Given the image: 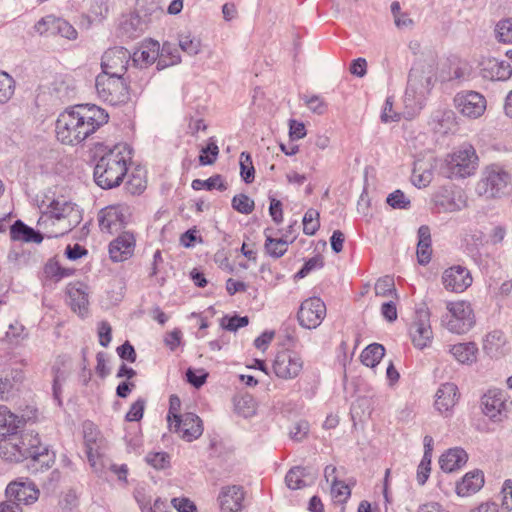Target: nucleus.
I'll return each instance as SVG.
<instances>
[{
	"instance_id": "f257e3e1",
	"label": "nucleus",
	"mask_w": 512,
	"mask_h": 512,
	"mask_svg": "<svg viewBox=\"0 0 512 512\" xmlns=\"http://www.w3.org/2000/svg\"><path fill=\"white\" fill-rule=\"evenodd\" d=\"M109 120L108 113L96 105H76L58 116L55 134L58 141L76 145L94 134Z\"/></svg>"
},
{
	"instance_id": "f03ea898",
	"label": "nucleus",
	"mask_w": 512,
	"mask_h": 512,
	"mask_svg": "<svg viewBox=\"0 0 512 512\" xmlns=\"http://www.w3.org/2000/svg\"><path fill=\"white\" fill-rule=\"evenodd\" d=\"M48 456V449L37 434L13 431L0 439V457L7 462L18 463L26 459L39 461Z\"/></svg>"
},
{
	"instance_id": "7ed1b4c3",
	"label": "nucleus",
	"mask_w": 512,
	"mask_h": 512,
	"mask_svg": "<svg viewBox=\"0 0 512 512\" xmlns=\"http://www.w3.org/2000/svg\"><path fill=\"white\" fill-rule=\"evenodd\" d=\"M130 162L126 147L114 146L98 160L94 169L95 182L103 189L119 186L127 175Z\"/></svg>"
},
{
	"instance_id": "20e7f679",
	"label": "nucleus",
	"mask_w": 512,
	"mask_h": 512,
	"mask_svg": "<svg viewBox=\"0 0 512 512\" xmlns=\"http://www.w3.org/2000/svg\"><path fill=\"white\" fill-rule=\"evenodd\" d=\"M479 156L472 144L465 143L449 152L442 163L441 171L449 179L469 178L478 170Z\"/></svg>"
},
{
	"instance_id": "39448f33",
	"label": "nucleus",
	"mask_w": 512,
	"mask_h": 512,
	"mask_svg": "<svg viewBox=\"0 0 512 512\" xmlns=\"http://www.w3.org/2000/svg\"><path fill=\"white\" fill-rule=\"evenodd\" d=\"M510 174L499 164L486 165L481 172L480 179L475 185V192L479 197L494 199L508 185Z\"/></svg>"
},
{
	"instance_id": "423d86ee",
	"label": "nucleus",
	"mask_w": 512,
	"mask_h": 512,
	"mask_svg": "<svg viewBox=\"0 0 512 512\" xmlns=\"http://www.w3.org/2000/svg\"><path fill=\"white\" fill-rule=\"evenodd\" d=\"M442 322L445 328L452 333L464 334L468 332L475 324L472 305L465 300L448 301Z\"/></svg>"
},
{
	"instance_id": "0eeeda50",
	"label": "nucleus",
	"mask_w": 512,
	"mask_h": 512,
	"mask_svg": "<svg viewBox=\"0 0 512 512\" xmlns=\"http://www.w3.org/2000/svg\"><path fill=\"white\" fill-rule=\"evenodd\" d=\"M95 87L98 96L111 105L125 104L130 100V88L124 77L99 74Z\"/></svg>"
},
{
	"instance_id": "6e6552de",
	"label": "nucleus",
	"mask_w": 512,
	"mask_h": 512,
	"mask_svg": "<svg viewBox=\"0 0 512 512\" xmlns=\"http://www.w3.org/2000/svg\"><path fill=\"white\" fill-rule=\"evenodd\" d=\"M304 367V361L299 352L293 349H282L277 352L273 362L274 375L282 380L297 378Z\"/></svg>"
},
{
	"instance_id": "1a4fd4ad",
	"label": "nucleus",
	"mask_w": 512,
	"mask_h": 512,
	"mask_svg": "<svg viewBox=\"0 0 512 512\" xmlns=\"http://www.w3.org/2000/svg\"><path fill=\"white\" fill-rule=\"evenodd\" d=\"M170 432L177 434L181 439L192 442L198 439L204 431L202 419L192 412H186L168 424Z\"/></svg>"
},
{
	"instance_id": "9d476101",
	"label": "nucleus",
	"mask_w": 512,
	"mask_h": 512,
	"mask_svg": "<svg viewBox=\"0 0 512 512\" xmlns=\"http://www.w3.org/2000/svg\"><path fill=\"white\" fill-rule=\"evenodd\" d=\"M129 215V207L127 205H109L99 212V227L101 231L112 234L127 224Z\"/></svg>"
},
{
	"instance_id": "9b49d317",
	"label": "nucleus",
	"mask_w": 512,
	"mask_h": 512,
	"mask_svg": "<svg viewBox=\"0 0 512 512\" xmlns=\"http://www.w3.org/2000/svg\"><path fill=\"white\" fill-rule=\"evenodd\" d=\"M441 282L448 292L460 294L472 285L473 277L467 267L457 264L443 271Z\"/></svg>"
},
{
	"instance_id": "f8f14e48",
	"label": "nucleus",
	"mask_w": 512,
	"mask_h": 512,
	"mask_svg": "<svg viewBox=\"0 0 512 512\" xmlns=\"http://www.w3.org/2000/svg\"><path fill=\"white\" fill-rule=\"evenodd\" d=\"M454 106L464 117L476 119L486 110V99L475 91H462L455 95Z\"/></svg>"
},
{
	"instance_id": "ddd939ff",
	"label": "nucleus",
	"mask_w": 512,
	"mask_h": 512,
	"mask_svg": "<svg viewBox=\"0 0 512 512\" xmlns=\"http://www.w3.org/2000/svg\"><path fill=\"white\" fill-rule=\"evenodd\" d=\"M408 335L416 349L424 350L430 347L434 339L430 315L428 313L418 314L409 325Z\"/></svg>"
},
{
	"instance_id": "4468645a",
	"label": "nucleus",
	"mask_w": 512,
	"mask_h": 512,
	"mask_svg": "<svg viewBox=\"0 0 512 512\" xmlns=\"http://www.w3.org/2000/svg\"><path fill=\"white\" fill-rule=\"evenodd\" d=\"M325 316L326 305L319 297H310L304 300L297 314L300 325L308 329L318 327Z\"/></svg>"
},
{
	"instance_id": "2eb2a0df",
	"label": "nucleus",
	"mask_w": 512,
	"mask_h": 512,
	"mask_svg": "<svg viewBox=\"0 0 512 512\" xmlns=\"http://www.w3.org/2000/svg\"><path fill=\"white\" fill-rule=\"evenodd\" d=\"M40 491L36 485L27 478H19L8 484L6 495L17 505H31L39 498Z\"/></svg>"
},
{
	"instance_id": "dca6fc26",
	"label": "nucleus",
	"mask_w": 512,
	"mask_h": 512,
	"mask_svg": "<svg viewBox=\"0 0 512 512\" xmlns=\"http://www.w3.org/2000/svg\"><path fill=\"white\" fill-rule=\"evenodd\" d=\"M130 60L128 51L122 47L108 49L102 56L101 74L109 76H121L126 73Z\"/></svg>"
},
{
	"instance_id": "f3484780",
	"label": "nucleus",
	"mask_w": 512,
	"mask_h": 512,
	"mask_svg": "<svg viewBox=\"0 0 512 512\" xmlns=\"http://www.w3.org/2000/svg\"><path fill=\"white\" fill-rule=\"evenodd\" d=\"M67 303L71 310L84 318L89 313V287L87 284L76 281L66 286Z\"/></svg>"
},
{
	"instance_id": "a211bd4d",
	"label": "nucleus",
	"mask_w": 512,
	"mask_h": 512,
	"mask_svg": "<svg viewBox=\"0 0 512 512\" xmlns=\"http://www.w3.org/2000/svg\"><path fill=\"white\" fill-rule=\"evenodd\" d=\"M136 236L132 231H124L113 239L108 247L109 257L113 262L130 259L135 252Z\"/></svg>"
},
{
	"instance_id": "6ab92c4d",
	"label": "nucleus",
	"mask_w": 512,
	"mask_h": 512,
	"mask_svg": "<svg viewBox=\"0 0 512 512\" xmlns=\"http://www.w3.org/2000/svg\"><path fill=\"white\" fill-rule=\"evenodd\" d=\"M265 241H264V252L271 258H281L288 251V247L290 243H293L295 238L288 239V236L280 235L281 230L266 227L263 231Z\"/></svg>"
},
{
	"instance_id": "aec40b11",
	"label": "nucleus",
	"mask_w": 512,
	"mask_h": 512,
	"mask_svg": "<svg viewBox=\"0 0 512 512\" xmlns=\"http://www.w3.org/2000/svg\"><path fill=\"white\" fill-rule=\"evenodd\" d=\"M46 211L51 214L58 224H70V230L79 222L80 215L76 205L63 199H54L47 206Z\"/></svg>"
},
{
	"instance_id": "412c9836",
	"label": "nucleus",
	"mask_w": 512,
	"mask_h": 512,
	"mask_svg": "<svg viewBox=\"0 0 512 512\" xmlns=\"http://www.w3.org/2000/svg\"><path fill=\"white\" fill-rule=\"evenodd\" d=\"M459 397L460 394L456 384L443 383L436 392L434 406L441 414L449 415L458 403Z\"/></svg>"
},
{
	"instance_id": "4be33fe9",
	"label": "nucleus",
	"mask_w": 512,
	"mask_h": 512,
	"mask_svg": "<svg viewBox=\"0 0 512 512\" xmlns=\"http://www.w3.org/2000/svg\"><path fill=\"white\" fill-rule=\"evenodd\" d=\"M338 469L334 465H327L324 469V477L327 482H331V494L334 499L339 502H346L350 495L351 489L355 485V480L351 479L346 482L338 479Z\"/></svg>"
},
{
	"instance_id": "5701e85b",
	"label": "nucleus",
	"mask_w": 512,
	"mask_h": 512,
	"mask_svg": "<svg viewBox=\"0 0 512 512\" xmlns=\"http://www.w3.org/2000/svg\"><path fill=\"white\" fill-rule=\"evenodd\" d=\"M483 413L491 419L500 418L506 411L505 394L498 389H490L482 397Z\"/></svg>"
},
{
	"instance_id": "b1692460",
	"label": "nucleus",
	"mask_w": 512,
	"mask_h": 512,
	"mask_svg": "<svg viewBox=\"0 0 512 512\" xmlns=\"http://www.w3.org/2000/svg\"><path fill=\"white\" fill-rule=\"evenodd\" d=\"M70 373V360L66 356H58L50 365V376L52 378V390L56 399H60L62 385Z\"/></svg>"
},
{
	"instance_id": "393cba45",
	"label": "nucleus",
	"mask_w": 512,
	"mask_h": 512,
	"mask_svg": "<svg viewBox=\"0 0 512 512\" xmlns=\"http://www.w3.org/2000/svg\"><path fill=\"white\" fill-rule=\"evenodd\" d=\"M245 492L243 487L232 485L223 488L219 495V502L224 512H239L243 508Z\"/></svg>"
},
{
	"instance_id": "a878e982",
	"label": "nucleus",
	"mask_w": 512,
	"mask_h": 512,
	"mask_svg": "<svg viewBox=\"0 0 512 512\" xmlns=\"http://www.w3.org/2000/svg\"><path fill=\"white\" fill-rule=\"evenodd\" d=\"M484 474L480 470L467 472L456 484V494L460 497L470 496L478 492L484 485Z\"/></svg>"
},
{
	"instance_id": "bb28decb",
	"label": "nucleus",
	"mask_w": 512,
	"mask_h": 512,
	"mask_svg": "<svg viewBox=\"0 0 512 512\" xmlns=\"http://www.w3.org/2000/svg\"><path fill=\"white\" fill-rule=\"evenodd\" d=\"M40 233L44 237L53 238L62 236L70 231V224H58L57 220L46 210L41 214L37 222Z\"/></svg>"
},
{
	"instance_id": "cd10ccee",
	"label": "nucleus",
	"mask_w": 512,
	"mask_h": 512,
	"mask_svg": "<svg viewBox=\"0 0 512 512\" xmlns=\"http://www.w3.org/2000/svg\"><path fill=\"white\" fill-rule=\"evenodd\" d=\"M25 422L22 417L12 412L6 405H0V439L13 431H19Z\"/></svg>"
},
{
	"instance_id": "c85d7f7f",
	"label": "nucleus",
	"mask_w": 512,
	"mask_h": 512,
	"mask_svg": "<svg viewBox=\"0 0 512 512\" xmlns=\"http://www.w3.org/2000/svg\"><path fill=\"white\" fill-rule=\"evenodd\" d=\"M468 455L462 448H451L440 457L439 464L443 471L453 472L466 464Z\"/></svg>"
},
{
	"instance_id": "c756f323",
	"label": "nucleus",
	"mask_w": 512,
	"mask_h": 512,
	"mask_svg": "<svg viewBox=\"0 0 512 512\" xmlns=\"http://www.w3.org/2000/svg\"><path fill=\"white\" fill-rule=\"evenodd\" d=\"M10 237L14 241L41 243L43 235L40 231H35L22 221L17 220L10 228Z\"/></svg>"
},
{
	"instance_id": "7c9ffc66",
	"label": "nucleus",
	"mask_w": 512,
	"mask_h": 512,
	"mask_svg": "<svg viewBox=\"0 0 512 512\" xmlns=\"http://www.w3.org/2000/svg\"><path fill=\"white\" fill-rule=\"evenodd\" d=\"M417 260L420 264H428L432 256L431 234L428 226H421L418 230Z\"/></svg>"
},
{
	"instance_id": "2f4dec72",
	"label": "nucleus",
	"mask_w": 512,
	"mask_h": 512,
	"mask_svg": "<svg viewBox=\"0 0 512 512\" xmlns=\"http://www.w3.org/2000/svg\"><path fill=\"white\" fill-rule=\"evenodd\" d=\"M449 352L461 364H471L476 361L478 348L475 343H457L450 346Z\"/></svg>"
},
{
	"instance_id": "473e14b6",
	"label": "nucleus",
	"mask_w": 512,
	"mask_h": 512,
	"mask_svg": "<svg viewBox=\"0 0 512 512\" xmlns=\"http://www.w3.org/2000/svg\"><path fill=\"white\" fill-rule=\"evenodd\" d=\"M74 273V269L63 268L55 259H49L43 267V279L52 283H57L64 278L72 276Z\"/></svg>"
},
{
	"instance_id": "72a5a7b5",
	"label": "nucleus",
	"mask_w": 512,
	"mask_h": 512,
	"mask_svg": "<svg viewBox=\"0 0 512 512\" xmlns=\"http://www.w3.org/2000/svg\"><path fill=\"white\" fill-rule=\"evenodd\" d=\"M386 350L382 344L368 345L360 354V361L369 368H375L385 356Z\"/></svg>"
},
{
	"instance_id": "f704fd0d",
	"label": "nucleus",
	"mask_w": 512,
	"mask_h": 512,
	"mask_svg": "<svg viewBox=\"0 0 512 512\" xmlns=\"http://www.w3.org/2000/svg\"><path fill=\"white\" fill-rule=\"evenodd\" d=\"M159 54L160 45L154 40L144 41L138 51L135 52L137 60L141 61L145 65L153 64L157 60Z\"/></svg>"
},
{
	"instance_id": "c9c22d12",
	"label": "nucleus",
	"mask_w": 512,
	"mask_h": 512,
	"mask_svg": "<svg viewBox=\"0 0 512 512\" xmlns=\"http://www.w3.org/2000/svg\"><path fill=\"white\" fill-rule=\"evenodd\" d=\"M191 187L195 191L200 190H218L225 191L227 189V183L220 174L213 175L206 180L194 179L191 183Z\"/></svg>"
},
{
	"instance_id": "e433bc0d",
	"label": "nucleus",
	"mask_w": 512,
	"mask_h": 512,
	"mask_svg": "<svg viewBox=\"0 0 512 512\" xmlns=\"http://www.w3.org/2000/svg\"><path fill=\"white\" fill-rule=\"evenodd\" d=\"M375 294L379 297L398 300L394 279L390 276L378 279L375 284Z\"/></svg>"
},
{
	"instance_id": "4c0bfd02",
	"label": "nucleus",
	"mask_w": 512,
	"mask_h": 512,
	"mask_svg": "<svg viewBox=\"0 0 512 512\" xmlns=\"http://www.w3.org/2000/svg\"><path fill=\"white\" fill-rule=\"evenodd\" d=\"M219 152L220 151L216 140L213 137L209 138L206 146L200 150V165L206 166L214 164L219 156Z\"/></svg>"
},
{
	"instance_id": "58836bf2",
	"label": "nucleus",
	"mask_w": 512,
	"mask_h": 512,
	"mask_svg": "<svg viewBox=\"0 0 512 512\" xmlns=\"http://www.w3.org/2000/svg\"><path fill=\"white\" fill-rule=\"evenodd\" d=\"M303 233L309 236L315 235L320 229V213L318 210L310 208L303 217Z\"/></svg>"
},
{
	"instance_id": "ea45409f",
	"label": "nucleus",
	"mask_w": 512,
	"mask_h": 512,
	"mask_svg": "<svg viewBox=\"0 0 512 512\" xmlns=\"http://www.w3.org/2000/svg\"><path fill=\"white\" fill-rule=\"evenodd\" d=\"M305 469L302 467L291 468L286 474V483L290 489H301L306 486Z\"/></svg>"
},
{
	"instance_id": "a19ab883",
	"label": "nucleus",
	"mask_w": 512,
	"mask_h": 512,
	"mask_svg": "<svg viewBox=\"0 0 512 512\" xmlns=\"http://www.w3.org/2000/svg\"><path fill=\"white\" fill-rule=\"evenodd\" d=\"M57 17L47 15L41 18L34 26L35 31L39 35L53 36L56 35Z\"/></svg>"
},
{
	"instance_id": "79ce46f5",
	"label": "nucleus",
	"mask_w": 512,
	"mask_h": 512,
	"mask_svg": "<svg viewBox=\"0 0 512 512\" xmlns=\"http://www.w3.org/2000/svg\"><path fill=\"white\" fill-rule=\"evenodd\" d=\"M496 38L504 44H512V18L500 20L495 28Z\"/></svg>"
},
{
	"instance_id": "37998d69",
	"label": "nucleus",
	"mask_w": 512,
	"mask_h": 512,
	"mask_svg": "<svg viewBox=\"0 0 512 512\" xmlns=\"http://www.w3.org/2000/svg\"><path fill=\"white\" fill-rule=\"evenodd\" d=\"M240 174L246 183H252L255 177V169L253 166L251 155L247 152L240 154Z\"/></svg>"
},
{
	"instance_id": "c03bdc74",
	"label": "nucleus",
	"mask_w": 512,
	"mask_h": 512,
	"mask_svg": "<svg viewBox=\"0 0 512 512\" xmlns=\"http://www.w3.org/2000/svg\"><path fill=\"white\" fill-rule=\"evenodd\" d=\"M13 94V78L8 73L0 70V104L6 103Z\"/></svg>"
},
{
	"instance_id": "a18cd8bd",
	"label": "nucleus",
	"mask_w": 512,
	"mask_h": 512,
	"mask_svg": "<svg viewBox=\"0 0 512 512\" xmlns=\"http://www.w3.org/2000/svg\"><path fill=\"white\" fill-rule=\"evenodd\" d=\"M249 324L247 316L225 315L220 320V326L227 331H237L239 328L246 327Z\"/></svg>"
},
{
	"instance_id": "49530a36",
	"label": "nucleus",
	"mask_w": 512,
	"mask_h": 512,
	"mask_svg": "<svg viewBox=\"0 0 512 512\" xmlns=\"http://www.w3.org/2000/svg\"><path fill=\"white\" fill-rule=\"evenodd\" d=\"M232 207L241 214H251L254 211V201L245 194L235 195L232 199Z\"/></svg>"
},
{
	"instance_id": "de8ad7c7",
	"label": "nucleus",
	"mask_w": 512,
	"mask_h": 512,
	"mask_svg": "<svg viewBox=\"0 0 512 512\" xmlns=\"http://www.w3.org/2000/svg\"><path fill=\"white\" fill-rule=\"evenodd\" d=\"M506 343L505 336L500 331H493L486 336L484 349L496 353Z\"/></svg>"
},
{
	"instance_id": "09e8293b",
	"label": "nucleus",
	"mask_w": 512,
	"mask_h": 512,
	"mask_svg": "<svg viewBox=\"0 0 512 512\" xmlns=\"http://www.w3.org/2000/svg\"><path fill=\"white\" fill-rule=\"evenodd\" d=\"M146 462L155 469H166L170 466V455L166 452H150Z\"/></svg>"
},
{
	"instance_id": "8fccbe9b",
	"label": "nucleus",
	"mask_w": 512,
	"mask_h": 512,
	"mask_svg": "<svg viewBox=\"0 0 512 512\" xmlns=\"http://www.w3.org/2000/svg\"><path fill=\"white\" fill-rule=\"evenodd\" d=\"M145 409V400L137 399L133 402L127 412L125 419L128 422H138L143 418Z\"/></svg>"
},
{
	"instance_id": "3c124183",
	"label": "nucleus",
	"mask_w": 512,
	"mask_h": 512,
	"mask_svg": "<svg viewBox=\"0 0 512 512\" xmlns=\"http://www.w3.org/2000/svg\"><path fill=\"white\" fill-rule=\"evenodd\" d=\"M387 203L394 209H407L410 206V200L401 190H396L389 194Z\"/></svg>"
},
{
	"instance_id": "603ef678",
	"label": "nucleus",
	"mask_w": 512,
	"mask_h": 512,
	"mask_svg": "<svg viewBox=\"0 0 512 512\" xmlns=\"http://www.w3.org/2000/svg\"><path fill=\"white\" fill-rule=\"evenodd\" d=\"M164 343L171 351H175L183 345L182 331L179 328H174L167 332L164 337Z\"/></svg>"
},
{
	"instance_id": "864d4df0",
	"label": "nucleus",
	"mask_w": 512,
	"mask_h": 512,
	"mask_svg": "<svg viewBox=\"0 0 512 512\" xmlns=\"http://www.w3.org/2000/svg\"><path fill=\"white\" fill-rule=\"evenodd\" d=\"M56 35L74 40L77 38V31L69 22L57 17Z\"/></svg>"
},
{
	"instance_id": "5fc2aeb1",
	"label": "nucleus",
	"mask_w": 512,
	"mask_h": 512,
	"mask_svg": "<svg viewBox=\"0 0 512 512\" xmlns=\"http://www.w3.org/2000/svg\"><path fill=\"white\" fill-rule=\"evenodd\" d=\"M323 266V258L319 255L314 256L310 259H308L303 267L296 273V278H304L306 277L311 271L315 269H319Z\"/></svg>"
},
{
	"instance_id": "6e6d98bb",
	"label": "nucleus",
	"mask_w": 512,
	"mask_h": 512,
	"mask_svg": "<svg viewBox=\"0 0 512 512\" xmlns=\"http://www.w3.org/2000/svg\"><path fill=\"white\" fill-rule=\"evenodd\" d=\"M397 303L398 300L391 298L381 305V314L388 322H394L398 317Z\"/></svg>"
},
{
	"instance_id": "4d7b16f0",
	"label": "nucleus",
	"mask_w": 512,
	"mask_h": 512,
	"mask_svg": "<svg viewBox=\"0 0 512 512\" xmlns=\"http://www.w3.org/2000/svg\"><path fill=\"white\" fill-rule=\"evenodd\" d=\"M179 45L184 52L190 55L197 54L200 50V41L190 35L181 36Z\"/></svg>"
},
{
	"instance_id": "13d9d810",
	"label": "nucleus",
	"mask_w": 512,
	"mask_h": 512,
	"mask_svg": "<svg viewBox=\"0 0 512 512\" xmlns=\"http://www.w3.org/2000/svg\"><path fill=\"white\" fill-rule=\"evenodd\" d=\"M181 406L182 403L180 398L177 395H171L169 398V409L166 417L167 424L180 417V415H183L181 413Z\"/></svg>"
},
{
	"instance_id": "bf43d9fd",
	"label": "nucleus",
	"mask_w": 512,
	"mask_h": 512,
	"mask_svg": "<svg viewBox=\"0 0 512 512\" xmlns=\"http://www.w3.org/2000/svg\"><path fill=\"white\" fill-rule=\"evenodd\" d=\"M431 472V458L422 457L417 468V481L420 485H424L429 478Z\"/></svg>"
},
{
	"instance_id": "052dcab7",
	"label": "nucleus",
	"mask_w": 512,
	"mask_h": 512,
	"mask_svg": "<svg viewBox=\"0 0 512 512\" xmlns=\"http://www.w3.org/2000/svg\"><path fill=\"white\" fill-rule=\"evenodd\" d=\"M305 105L311 111H313L314 113L320 114V115L324 114L326 109H327V105L324 102V100L322 98H320L319 96H316V95H313V96H310V97H306L305 98Z\"/></svg>"
},
{
	"instance_id": "680f3d73",
	"label": "nucleus",
	"mask_w": 512,
	"mask_h": 512,
	"mask_svg": "<svg viewBox=\"0 0 512 512\" xmlns=\"http://www.w3.org/2000/svg\"><path fill=\"white\" fill-rule=\"evenodd\" d=\"M171 504L178 512H197L194 502L185 497L173 498Z\"/></svg>"
},
{
	"instance_id": "e2e57ef3",
	"label": "nucleus",
	"mask_w": 512,
	"mask_h": 512,
	"mask_svg": "<svg viewBox=\"0 0 512 512\" xmlns=\"http://www.w3.org/2000/svg\"><path fill=\"white\" fill-rule=\"evenodd\" d=\"M112 328L110 324L107 321H102L98 325V337H99V343L103 347H107L109 343L111 342L112 336Z\"/></svg>"
},
{
	"instance_id": "0e129e2a",
	"label": "nucleus",
	"mask_w": 512,
	"mask_h": 512,
	"mask_svg": "<svg viewBox=\"0 0 512 512\" xmlns=\"http://www.w3.org/2000/svg\"><path fill=\"white\" fill-rule=\"evenodd\" d=\"M306 136V127L304 123L297 120L289 122V137L291 140H300Z\"/></svg>"
},
{
	"instance_id": "69168bd1",
	"label": "nucleus",
	"mask_w": 512,
	"mask_h": 512,
	"mask_svg": "<svg viewBox=\"0 0 512 512\" xmlns=\"http://www.w3.org/2000/svg\"><path fill=\"white\" fill-rule=\"evenodd\" d=\"M269 213H270L272 220L276 224L282 223L284 216H283V208H282L281 201H279L277 199H271Z\"/></svg>"
},
{
	"instance_id": "338daca9",
	"label": "nucleus",
	"mask_w": 512,
	"mask_h": 512,
	"mask_svg": "<svg viewBox=\"0 0 512 512\" xmlns=\"http://www.w3.org/2000/svg\"><path fill=\"white\" fill-rule=\"evenodd\" d=\"M187 380L190 384H192L193 386H195L196 388H199L200 386H202L205 381H206V378L208 376L207 373L204 372V370H197V371H194V370H191L189 369L187 371Z\"/></svg>"
},
{
	"instance_id": "774afa93",
	"label": "nucleus",
	"mask_w": 512,
	"mask_h": 512,
	"mask_svg": "<svg viewBox=\"0 0 512 512\" xmlns=\"http://www.w3.org/2000/svg\"><path fill=\"white\" fill-rule=\"evenodd\" d=\"M502 506L506 510L512 509V480H506L502 488Z\"/></svg>"
}]
</instances>
